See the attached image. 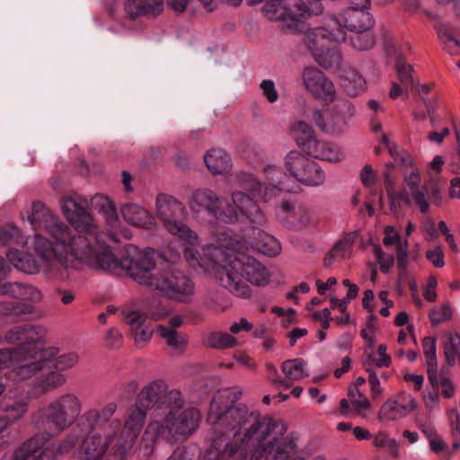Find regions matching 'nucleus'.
<instances>
[{
  "label": "nucleus",
  "instance_id": "1",
  "mask_svg": "<svg viewBox=\"0 0 460 460\" xmlns=\"http://www.w3.org/2000/svg\"><path fill=\"white\" fill-rule=\"evenodd\" d=\"M239 387L220 389L215 394L207 422L211 443L205 460H307L297 438L287 434L288 425L262 416L243 404H234L242 396Z\"/></svg>",
  "mask_w": 460,
  "mask_h": 460
},
{
  "label": "nucleus",
  "instance_id": "2",
  "mask_svg": "<svg viewBox=\"0 0 460 460\" xmlns=\"http://www.w3.org/2000/svg\"><path fill=\"white\" fill-rule=\"evenodd\" d=\"M27 219L35 229L40 231L29 241L39 259L10 249L7 252L9 261L28 274L42 272L50 279H68L69 270L76 268L81 257L86 254L83 244L87 239L81 236L76 238L72 229L40 201L31 204Z\"/></svg>",
  "mask_w": 460,
  "mask_h": 460
},
{
  "label": "nucleus",
  "instance_id": "3",
  "mask_svg": "<svg viewBox=\"0 0 460 460\" xmlns=\"http://www.w3.org/2000/svg\"><path fill=\"white\" fill-rule=\"evenodd\" d=\"M202 255L187 248L184 259L196 271L213 276L233 296L249 299L252 296V286L264 287L279 283V271L267 268L252 256L246 254L247 243L232 234L224 233L215 243L201 247Z\"/></svg>",
  "mask_w": 460,
  "mask_h": 460
},
{
  "label": "nucleus",
  "instance_id": "4",
  "mask_svg": "<svg viewBox=\"0 0 460 460\" xmlns=\"http://www.w3.org/2000/svg\"><path fill=\"white\" fill-rule=\"evenodd\" d=\"M183 403L171 405L168 410L155 413L140 442L139 451L144 459L151 456L157 441L172 442L180 437L191 435L198 429L199 411L196 408L182 410Z\"/></svg>",
  "mask_w": 460,
  "mask_h": 460
},
{
  "label": "nucleus",
  "instance_id": "5",
  "mask_svg": "<svg viewBox=\"0 0 460 460\" xmlns=\"http://www.w3.org/2000/svg\"><path fill=\"white\" fill-rule=\"evenodd\" d=\"M85 256L80 261H85L91 267L109 272L123 270L129 278L142 286L154 288L156 276L161 269H157L151 252L145 250L134 256H124L118 260L103 242H97V249H85Z\"/></svg>",
  "mask_w": 460,
  "mask_h": 460
},
{
  "label": "nucleus",
  "instance_id": "6",
  "mask_svg": "<svg viewBox=\"0 0 460 460\" xmlns=\"http://www.w3.org/2000/svg\"><path fill=\"white\" fill-rule=\"evenodd\" d=\"M155 211L166 231L178 236L184 246L183 253L187 248H191L198 257L202 255V252L196 249L199 245V235L181 219L186 208L180 200L172 195L159 193L155 198Z\"/></svg>",
  "mask_w": 460,
  "mask_h": 460
},
{
  "label": "nucleus",
  "instance_id": "7",
  "mask_svg": "<svg viewBox=\"0 0 460 460\" xmlns=\"http://www.w3.org/2000/svg\"><path fill=\"white\" fill-rule=\"evenodd\" d=\"M52 352L44 349L29 350L20 353L0 351V369L10 368L9 378L24 381L39 376L51 367Z\"/></svg>",
  "mask_w": 460,
  "mask_h": 460
},
{
  "label": "nucleus",
  "instance_id": "8",
  "mask_svg": "<svg viewBox=\"0 0 460 460\" xmlns=\"http://www.w3.org/2000/svg\"><path fill=\"white\" fill-rule=\"evenodd\" d=\"M61 210L67 221L79 232L72 234L77 238L81 236L87 239L83 244L84 249H97V242H102L99 236L98 226L92 215L76 202L73 198L66 197L60 201Z\"/></svg>",
  "mask_w": 460,
  "mask_h": 460
},
{
  "label": "nucleus",
  "instance_id": "9",
  "mask_svg": "<svg viewBox=\"0 0 460 460\" xmlns=\"http://www.w3.org/2000/svg\"><path fill=\"white\" fill-rule=\"evenodd\" d=\"M243 190H234L231 194V202L225 200L224 213L233 216L231 218H223L226 224H234L241 221L262 225L266 221L265 215L257 202Z\"/></svg>",
  "mask_w": 460,
  "mask_h": 460
},
{
  "label": "nucleus",
  "instance_id": "10",
  "mask_svg": "<svg viewBox=\"0 0 460 460\" xmlns=\"http://www.w3.org/2000/svg\"><path fill=\"white\" fill-rule=\"evenodd\" d=\"M153 289L163 293L171 299L187 302L193 296L195 288L192 279L182 271L174 269H161Z\"/></svg>",
  "mask_w": 460,
  "mask_h": 460
},
{
  "label": "nucleus",
  "instance_id": "11",
  "mask_svg": "<svg viewBox=\"0 0 460 460\" xmlns=\"http://www.w3.org/2000/svg\"><path fill=\"white\" fill-rule=\"evenodd\" d=\"M270 20L282 21L287 27L300 31L301 25L311 15L302 0H272L262 7Z\"/></svg>",
  "mask_w": 460,
  "mask_h": 460
},
{
  "label": "nucleus",
  "instance_id": "12",
  "mask_svg": "<svg viewBox=\"0 0 460 460\" xmlns=\"http://www.w3.org/2000/svg\"><path fill=\"white\" fill-rule=\"evenodd\" d=\"M117 409L115 402L88 409L81 415V425L90 431L102 432V437L113 438L121 429V421L115 417Z\"/></svg>",
  "mask_w": 460,
  "mask_h": 460
},
{
  "label": "nucleus",
  "instance_id": "13",
  "mask_svg": "<svg viewBox=\"0 0 460 460\" xmlns=\"http://www.w3.org/2000/svg\"><path fill=\"white\" fill-rule=\"evenodd\" d=\"M47 335V329L40 324L25 323L9 329L4 335V341L14 345L13 349H0L1 352H28L29 350L44 349L41 347Z\"/></svg>",
  "mask_w": 460,
  "mask_h": 460
},
{
  "label": "nucleus",
  "instance_id": "14",
  "mask_svg": "<svg viewBox=\"0 0 460 460\" xmlns=\"http://www.w3.org/2000/svg\"><path fill=\"white\" fill-rule=\"evenodd\" d=\"M137 400L149 411L155 409L154 416L168 410L171 405H180L183 402L181 393L177 389L168 390L164 380H155L146 385L138 394Z\"/></svg>",
  "mask_w": 460,
  "mask_h": 460
},
{
  "label": "nucleus",
  "instance_id": "15",
  "mask_svg": "<svg viewBox=\"0 0 460 460\" xmlns=\"http://www.w3.org/2000/svg\"><path fill=\"white\" fill-rule=\"evenodd\" d=\"M354 114V108L349 101L341 102L332 109L312 111V119L318 128L330 135L341 134L348 123V119Z\"/></svg>",
  "mask_w": 460,
  "mask_h": 460
},
{
  "label": "nucleus",
  "instance_id": "16",
  "mask_svg": "<svg viewBox=\"0 0 460 460\" xmlns=\"http://www.w3.org/2000/svg\"><path fill=\"white\" fill-rule=\"evenodd\" d=\"M419 409L417 399L410 393L400 392L387 398L380 406L376 418L383 424L396 422Z\"/></svg>",
  "mask_w": 460,
  "mask_h": 460
},
{
  "label": "nucleus",
  "instance_id": "17",
  "mask_svg": "<svg viewBox=\"0 0 460 460\" xmlns=\"http://www.w3.org/2000/svg\"><path fill=\"white\" fill-rule=\"evenodd\" d=\"M368 10L349 7L344 12L330 17L326 25L333 26L336 31H342L345 40L346 30L353 32H362L368 31L373 26V18Z\"/></svg>",
  "mask_w": 460,
  "mask_h": 460
},
{
  "label": "nucleus",
  "instance_id": "18",
  "mask_svg": "<svg viewBox=\"0 0 460 460\" xmlns=\"http://www.w3.org/2000/svg\"><path fill=\"white\" fill-rule=\"evenodd\" d=\"M189 208L195 214L207 212L221 222L223 218H227V215L224 213L225 200L210 189L203 188L192 191L189 199ZM232 217L228 216L229 218Z\"/></svg>",
  "mask_w": 460,
  "mask_h": 460
},
{
  "label": "nucleus",
  "instance_id": "19",
  "mask_svg": "<svg viewBox=\"0 0 460 460\" xmlns=\"http://www.w3.org/2000/svg\"><path fill=\"white\" fill-rule=\"evenodd\" d=\"M148 411V408H146L145 405H141L137 400L136 403L129 408L124 428L119 434L124 443L117 445V453L123 454L131 448L134 441L144 427Z\"/></svg>",
  "mask_w": 460,
  "mask_h": 460
},
{
  "label": "nucleus",
  "instance_id": "20",
  "mask_svg": "<svg viewBox=\"0 0 460 460\" xmlns=\"http://www.w3.org/2000/svg\"><path fill=\"white\" fill-rule=\"evenodd\" d=\"M344 40V32L336 31L333 26L316 27L307 30L302 39L303 45L315 58L320 52L327 49L328 44L338 43Z\"/></svg>",
  "mask_w": 460,
  "mask_h": 460
},
{
  "label": "nucleus",
  "instance_id": "21",
  "mask_svg": "<svg viewBox=\"0 0 460 460\" xmlns=\"http://www.w3.org/2000/svg\"><path fill=\"white\" fill-rule=\"evenodd\" d=\"M302 80L305 89L315 98L326 103L335 99L336 91L332 81L316 67L306 66L302 72Z\"/></svg>",
  "mask_w": 460,
  "mask_h": 460
},
{
  "label": "nucleus",
  "instance_id": "22",
  "mask_svg": "<svg viewBox=\"0 0 460 460\" xmlns=\"http://www.w3.org/2000/svg\"><path fill=\"white\" fill-rule=\"evenodd\" d=\"M31 393L20 388L9 389L0 400V409L9 420L16 422L29 411Z\"/></svg>",
  "mask_w": 460,
  "mask_h": 460
},
{
  "label": "nucleus",
  "instance_id": "23",
  "mask_svg": "<svg viewBox=\"0 0 460 460\" xmlns=\"http://www.w3.org/2000/svg\"><path fill=\"white\" fill-rule=\"evenodd\" d=\"M235 181L241 189L251 192L252 196L260 197L265 202L273 199L282 190H291L287 183H281L280 185L262 184L252 173L244 172H239L235 177Z\"/></svg>",
  "mask_w": 460,
  "mask_h": 460
},
{
  "label": "nucleus",
  "instance_id": "24",
  "mask_svg": "<svg viewBox=\"0 0 460 460\" xmlns=\"http://www.w3.org/2000/svg\"><path fill=\"white\" fill-rule=\"evenodd\" d=\"M33 421L40 429H49L58 433L70 428L55 398L37 410L33 416Z\"/></svg>",
  "mask_w": 460,
  "mask_h": 460
},
{
  "label": "nucleus",
  "instance_id": "25",
  "mask_svg": "<svg viewBox=\"0 0 460 460\" xmlns=\"http://www.w3.org/2000/svg\"><path fill=\"white\" fill-rule=\"evenodd\" d=\"M385 185L387 191L388 199L392 208H397L402 202L409 205H416L420 211L423 214L429 209V203L427 199L426 193L422 190H415L410 195L405 191H397L394 188L392 179L388 174L385 175Z\"/></svg>",
  "mask_w": 460,
  "mask_h": 460
},
{
  "label": "nucleus",
  "instance_id": "26",
  "mask_svg": "<svg viewBox=\"0 0 460 460\" xmlns=\"http://www.w3.org/2000/svg\"><path fill=\"white\" fill-rule=\"evenodd\" d=\"M52 437L49 432H39L22 442L13 451L4 453L0 460H31L36 453L40 451V454L47 447L45 446Z\"/></svg>",
  "mask_w": 460,
  "mask_h": 460
},
{
  "label": "nucleus",
  "instance_id": "27",
  "mask_svg": "<svg viewBox=\"0 0 460 460\" xmlns=\"http://www.w3.org/2000/svg\"><path fill=\"white\" fill-rule=\"evenodd\" d=\"M112 438L93 433L84 438L78 450L76 460H102L105 456Z\"/></svg>",
  "mask_w": 460,
  "mask_h": 460
},
{
  "label": "nucleus",
  "instance_id": "28",
  "mask_svg": "<svg viewBox=\"0 0 460 460\" xmlns=\"http://www.w3.org/2000/svg\"><path fill=\"white\" fill-rule=\"evenodd\" d=\"M278 216L291 227L297 229L307 227L312 220L311 213L307 208L289 200H283L279 204Z\"/></svg>",
  "mask_w": 460,
  "mask_h": 460
},
{
  "label": "nucleus",
  "instance_id": "29",
  "mask_svg": "<svg viewBox=\"0 0 460 460\" xmlns=\"http://www.w3.org/2000/svg\"><path fill=\"white\" fill-rule=\"evenodd\" d=\"M306 154L315 159L325 161L331 164L342 162L346 155L344 150L339 145L322 139L315 138L309 145Z\"/></svg>",
  "mask_w": 460,
  "mask_h": 460
},
{
  "label": "nucleus",
  "instance_id": "30",
  "mask_svg": "<svg viewBox=\"0 0 460 460\" xmlns=\"http://www.w3.org/2000/svg\"><path fill=\"white\" fill-rule=\"evenodd\" d=\"M78 439V433L72 430L63 439L47 446L33 460H63L62 457L75 448Z\"/></svg>",
  "mask_w": 460,
  "mask_h": 460
},
{
  "label": "nucleus",
  "instance_id": "31",
  "mask_svg": "<svg viewBox=\"0 0 460 460\" xmlns=\"http://www.w3.org/2000/svg\"><path fill=\"white\" fill-rule=\"evenodd\" d=\"M252 234L255 236L252 240L240 241L241 243H247L248 251L252 249L270 257L280 253V243L274 236L257 228L252 229Z\"/></svg>",
  "mask_w": 460,
  "mask_h": 460
},
{
  "label": "nucleus",
  "instance_id": "32",
  "mask_svg": "<svg viewBox=\"0 0 460 460\" xmlns=\"http://www.w3.org/2000/svg\"><path fill=\"white\" fill-rule=\"evenodd\" d=\"M120 211L124 220L134 226L152 229L155 225L154 216L138 204H124Z\"/></svg>",
  "mask_w": 460,
  "mask_h": 460
},
{
  "label": "nucleus",
  "instance_id": "33",
  "mask_svg": "<svg viewBox=\"0 0 460 460\" xmlns=\"http://www.w3.org/2000/svg\"><path fill=\"white\" fill-rule=\"evenodd\" d=\"M281 370L286 378L274 377L272 382L285 388L290 386L289 381H297L308 376L306 362L299 358L285 360L281 365Z\"/></svg>",
  "mask_w": 460,
  "mask_h": 460
},
{
  "label": "nucleus",
  "instance_id": "34",
  "mask_svg": "<svg viewBox=\"0 0 460 460\" xmlns=\"http://www.w3.org/2000/svg\"><path fill=\"white\" fill-rule=\"evenodd\" d=\"M125 11L132 19L139 16L155 17L164 11V0H127Z\"/></svg>",
  "mask_w": 460,
  "mask_h": 460
},
{
  "label": "nucleus",
  "instance_id": "35",
  "mask_svg": "<svg viewBox=\"0 0 460 460\" xmlns=\"http://www.w3.org/2000/svg\"><path fill=\"white\" fill-rule=\"evenodd\" d=\"M67 381L65 374L58 370H51V367L42 374H40L38 380L34 385L32 394L39 396L49 391H52L63 386Z\"/></svg>",
  "mask_w": 460,
  "mask_h": 460
},
{
  "label": "nucleus",
  "instance_id": "36",
  "mask_svg": "<svg viewBox=\"0 0 460 460\" xmlns=\"http://www.w3.org/2000/svg\"><path fill=\"white\" fill-rule=\"evenodd\" d=\"M92 206L103 215L107 225L111 228V230H109L111 239L119 242V238L115 233L111 232L119 223L118 214L111 200L104 195L98 194L93 197Z\"/></svg>",
  "mask_w": 460,
  "mask_h": 460
},
{
  "label": "nucleus",
  "instance_id": "37",
  "mask_svg": "<svg viewBox=\"0 0 460 460\" xmlns=\"http://www.w3.org/2000/svg\"><path fill=\"white\" fill-rule=\"evenodd\" d=\"M55 399L71 427L82 412L83 402L81 399L74 393H65L55 397Z\"/></svg>",
  "mask_w": 460,
  "mask_h": 460
},
{
  "label": "nucleus",
  "instance_id": "38",
  "mask_svg": "<svg viewBox=\"0 0 460 460\" xmlns=\"http://www.w3.org/2000/svg\"><path fill=\"white\" fill-rule=\"evenodd\" d=\"M204 161L208 170L212 174H223L226 172L231 165V158L221 148H213L204 155Z\"/></svg>",
  "mask_w": 460,
  "mask_h": 460
},
{
  "label": "nucleus",
  "instance_id": "39",
  "mask_svg": "<svg viewBox=\"0 0 460 460\" xmlns=\"http://www.w3.org/2000/svg\"><path fill=\"white\" fill-rule=\"evenodd\" d=\"M341 85L350 96H358L366 90L365 78L355 69H344L341 75Z\"/></svg>",
  "mask_w": 460,
  "mask_h": 460
},
{
  "label": "nucleus",
  "instance_id": "40",
  "mask_svg": "<svg viewBox=\"0 0 460 460\" xmlns=\"http://www.w3.org/2000/svg\"><path fill=\"white\" fill-rule=\"evenodd\" d=\"M289 134L296 143L306 151L315 140L314 128L306 122L296 119L289 127Z\"/></svg>",
  "mask_w": 460,
  "mask_h": 460
},
{
  "label": "nucleus",
  "instance_id": "41",
  "mask_svg": "<svg viewBox=\"0 0 460 460\" xmlns=\"http://www.w3.org/2000/svg\"><path fill=\"white\" fill-rule=\"evenodd\" d=\"M436 30L445 50L450 55H457L460 52V40L455 28L447 23H440Z\"/></svg>",
  "mask_w": 460,
  "mask_h": 460
},
{
  "label": "nucleus",
  "instance_id": "42",
  "mask_svg": "<svg viewBox=\"0 0 460 460\" xmlns=\"http://www.w3.org/2000/svg\"><path fill=\"white\" fill-rule=\"evenodd\" d=\"M325 180V173L321 165L309 159L302 172L300 182L307 186H320L324 183Z\"/></svg>",
  "mask_w": 460,
  "mask_h": 460
},
{
  "label": "nucleus",
  "instance_id": "43",
  "mask_svg": "<svg viewBox=\"0 0 460 460\" xmlns=\"http://www.w3.org/2000/svg\"><path fill=\"white\" fill-rule=\"evenodd\" d=\"M372 444L377 448L386 450L393 457L401 456L400 442L396 438H391L385 430H380L373 436Z\"/></svg>",
  "mask_w": 460,
  "mask_h": 460
},
{
  "label": "nucleus",
  "instance_id": "44",
  "mask_svg": "<svg viewBox=\"0 0 460 460\" xmlns=\"http://www.w3.org/2000/svg\"><path fill=\"white\" fill-rule=\"evenodd\" d=\"M355 242L353 233L347 234L343 238L336 242L332 249L324 259V264L330 265L333 261L342 259L349 252Z\"/></svg>",
  "mask_w": 460,
  "mask_h": 460
},
{
  "label": "nucleus",
  "instance_id": "45",
  "mask_svg": "<svg viewBox=\"0 0 460 460\" xmlns=\"http://www.w3.org/2000/svg\"><path fill=\"white\" fill-rule=\"evenodd\" d=\"M309 159L300 152L292 150L285 157V165L287 170L300 181L302 172L305 170Z\"/></svg>",
  "mask_w": 460,
  "mask_h": 460
},
{
  "label": "nucleus",
  "instance_id": "46",
  "mask_svg": "<svg viewBox=\"0 0 460 460\" xmlns=\"http://www.w3.org/2000/svg\"><path fill=\"white\" fill-rule=\"evenodd\" d=\"M158 334L165 341L167 346L172 349L182 352L187 344V339L181 333L173 329H166L165 325L159 324L156 328Z\"/></svg>",
  "mask_w": 460,
  "mask_h": 460
},
{
  "label": "nucleus",
  "instance_id": "47",
  "mask_svg": "<svg viewBox=\"0 0 460 460\" xmlns=\"http://www.w3.org/2000/svg\"><path fill=\"white\" fill-rule=\"evenodd\" d=\"M207 345L216 349H233L239 345L235 337L228 332H211L207 337Z\"/></svg>",
  "mask_w": 460,
  "mask_h": 460
},
{
  "label": "nucleus",
  "instance_id": "48",
  "mask_svg": "<svg viewBox=\"0 0 460 460\" xmlns=\"http://www.w3.org/2000/svg\"><path fill=\"white\" fill-rule=\"evenodd\" d=\"M315 62L323 68H337L341 65V57L334 47V43L328 44V48L323 53L320 52L315 58Z\"/></svg>",
  "mask_w": 460,
  "mask_h": 460
},
{
  "label": "nucleus",
  "instance_id": "49",
  "mask_svg": "<svg viewBox=\"0 0 460 460\" xmlns=\"http://www.w3.org/2000/svg\"><path fill=\"white\" fill-rule=\"evenodd\" d=\"M395 70L398 79L403 87L410 88L415 85V80L412 75L413 67L407 64L402 57L395 63Z\"/></svg>",
  "mask_w": 460,
  "mask_h": 460
},
{
  "label": "nucleus",
  "instance_id": "50",
  "mask_svg": "<svg viewBox=\"0 0 460 460\" xmlns=\"http://www.w3.org/2000/svg\"><path fill=\"white\" fill-rule=\"evenodd\" d=\"M123 321L132 328L145 323L148 315L129 305H125L121 309Z\"/></svg>",
  "mask_w": 460,
  "mask_h": 460
},
{
  "label": "nucleus",
  "instance_id": "51",
  "mask_svg": "<svg viewBox=\"0 0 460 460\" xmlns=\"http://www.w3.org/2000/svg\"><path fill=\"white\" fill-rule=\"evenodd\" d=\"M0 310L5 315L21 316L31 314L33 311V305L22 300L13 301L3 303Z\"/></svg>",
  "mask_w": 460,
  "mask_h": 460
},
{
  "label": "nucleus",
  "instance_id": "52",
  "mask_svg": "<svg viewBox=\"0 0 460 460\" xmlns=\"http://www.w3.org/2000/svg\"><path fill=\"white\" fill-rule=\"evenodd\" d=\"M444 354L448 365L453 366L460 348V335L458 333H450L443 343Z\"/></svg>",
  "mask_w": 460,
  "mask_h": 460
},
{
  "label": "nucleus",
  "instance_id": "53",
  "mask_svg": "<svg viewBox=\"0 0 460 460\" xmlns=\"http://www.w3.org/2000/svg\"><path fill=\"white\" fill-rule=\"evenodd\" d=\"M79 362V356L75 352H69L51 359V367H55L58 371H66L76 366Z\"/></svg>",
  "mask_w": 460,
  "mask_h": 460
},
{
  "label": "nucleus",
  "instance_id": "54",
  "mask_svg": "<svg viewBox=\"0 0 460 460\" xmlns=\"http://www.w3.org/2000/svg\"><path fill=\"white\" fill-rule=\"evenodd\" d=\"M423 353L427 367L438 366L437 341L434 337H425L422 340Z\"/></svg>",
  "mask_w": 460,
  "mask_h": 460
},
{
  "label": "nucleus",
  "instance_id": "55",
  "mask_svg": "<svg viewBox=\"0 0 460 460\" xmlns=\"http://www.w3.org/2000/svg\"><path fill=\"white\" fill-rule=\"evenodd\" d=\"M350 41L354 49L364 51L372 49L376 44L375 37L372 33L367 31L355 32Z\"/></svg>",
  "mask_w": 460,
  "mask_h": 460
},
{
  "label": "nucleus",
  "instance_id": "56",
  "mask_svg": "<svg viewBox=\"0 0 460 460\" xmlns=\"http://www.w3.org/2000/svg\"><path fill=\"white\" fill-rule=\"evenodd\" d=\"M205 305L215 312H224L229 306V303L222 293L214 292L207 296Z\"/></svg>",
  "mask_w": 460,
  "mask_h": 460
},
{
  "label": "nucleus",
  "instance_id": "57",
  "mask_svg": "<svg viewBox=\"0 0 460 460\" xmlns=\"http://www.w3.org/2000/svg\"><path fill=\"white\" fill-rule=\"evenodd\" d=\"M422 401L429 414L438 412L440 410V395L438 391L427 390L422 394Z\"/></svg>",
  "mask_w": 460,
  "mask_h": 460
},
{
  "label": "nucleus",
  "instance_id": "58",
  "mask_svg": "<svg viewBox=\"0 0 460 460\" xmlns=\"http://www.w3.org/2000/svg\"><path fill=\"white\" fill-rule=\"evenodd\" d=\"M14 438L11 421L6 417H0V451L7 447Z\"/></svg>",
  "mask_w": 460,
  "mask_h": 460
},
{
  "label": "nucleus",
  "instance_id": "59",
  "mask_svg": "<svg viewBox=\"0 0 460 460\" xmlns=\"http://www.w3.org/2000/svg\"><path fill=\"white\" fill-rule=\"evenodd\" d=\"M349 395L350 397L352 406L357 411H366L370 408L369 400L359 391L358 388L350 387L349 390Z\"/></svg>",
  "mask_w": 460,
  "mask_h": 460
},
{
  "label": "nucleus",
  "instance_id": "60",
  "mask_svg": "<svg viewBox=\"0 0 460 460\" xmlns=\"http://www.w3.org/2000/svg\"><path fill=\"white\" fill-rule=\"evenodd\" d=\"M263 172L267 181H269L268 183L270 185H280L281 183H286L288 176L280 168L269 164L264 167Z\"/></svg>",
  "mask_w": 460,
  "mask_h": 460
},
{
  "label": "nucleus",
  "instance_id": "61",
  "mask_svg": "<svg viewBox=\"0 0 460 460\" xmlns=\"http://www.w3.org/2000/svg\"><path fill=\"white\" fill-rule=\"evenodd\" d=\"M373 252L380 265V270L383 273H388L394 262V258L392 254H385L380 246L374 245Z\"/></svg>",
  "mask_w": 460,
  "mask_h": 460
},
{
  "label": "nucleus",
  "instance_id": "62",
  "mask_svg": "<svg viewBox=\"0 0 460 460\" xmlns=\"http://www.w3.org/2000/svg\"><path fill=\"white\" fill-rule=\"evenodd\" d=\"M260 90L262 96L270 102L274 103L279 100V92L275 83L270 79H264L260 84Z\"/></svg>",
  "mask_w": 460,
  "mask_h": 460
},
{
  "label": "nucleus",
  "instance_id": "63",
  "mask_svg": "<svg viewBox=\"0 0 460 460\" xmlns=\"http://www.w3.org/2000/svg\"><path fill=\"white\" fill-rule=\"evenodd\" d=\"M18 299L23 301L24 303H30L33 305L42 299V294L40 290L33 286L22 285L21 295Z\"/></svg>",
  "mask_w": 460,
  "mask_h": 460
},
{
  "label": "nucleus",
  "instance_id": "64",
  "mask_svg": "<svg viewBox=\"0 0 460 460\" xmlns=\"http://www.w3.org/2000/svg\"><path fill=\"white\" fill-rule=\"evenodd\" d=\"M452 315L450 307L447 305L434 307L429 311V320L433 324H438L448 320Z\"/></svg>",
  "mask_w": 460,
  "mask_h": 460
}]
</instances>
